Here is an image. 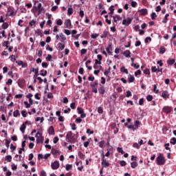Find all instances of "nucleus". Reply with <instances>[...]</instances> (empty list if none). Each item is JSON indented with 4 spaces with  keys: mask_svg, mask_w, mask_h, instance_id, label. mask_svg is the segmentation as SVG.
<instances>
[{
    "mask_svg": "<svg viewBox=\"0 0 176 176\" xmlns=\"http://www.w3.org/2000/svg\"><path fill=\"white\" fill-rule=\"evenodd\" d=\"M47 133L50 135H54V127L53 126H50L47 129Z\"/></svg>",
    "mask_w": 176,
    "mask_h": 176,
    "instance_id": "obj_13",
    "label": "nucleus"
},
{
    "mask_svg": "<svg viewBox=\"0 0 176 176\" xmlns=\"http://www.w3.org/2000/svg\"><path fill=\"white\" fill-rule=\"evenodd\" d=\"M157 89V86L156 85H153V91L155 93V94H157L159 93V89Z\"/></svg>",
    "mask_w": 176,
    "mask_h": 176,
    "instance_id": "obj_38",
    "label": "nucleus"
},
{
    "mask_svg": "<svg viewBox=\"0 0 176 176\" xmlns=\"http://www.w3.org/2000/svg\"><path fill=\"white\" fill-rule=\"evenodd\" d=\"M138 163L135 162H133L131 163V167L132 168H135L136 167H138Z\"/></svg>",
    "mask_w": 176,
    "mask_h": 176,
    "instance_id": "obj_26",
    "label": "nucleus"
},
{
    "mask_svg": "<svg viewBox=\"0 0 176 176\" xmlns=\"http://www.w3.org/2000/svg\"><path fill=\"white\" fill-rule=\"evenodd\" d=\"M99 94H104L105 93V89H104V86L100 85V87L98 88Z\"/></svg>",
    "mask_w": 176,
    "mask_h": 176,
    "instance_id": "obj_19",
    "label": "nucleus"
},
{
    "mask_svg": "<svg viewBox=\"0 0 176 176\" xmlns=\"http://www.w3.org/2000/svg\"><path fill=\"white\" fill-rule=\"evenodd\" d=\"M131 21H133V19L129 17L126 19H124L122 21V25H125L127 27V25H130L131 24Z\"/></svg>",
    "mask_w": 176,
    "mask_h": 176,
    "instance_id": "obj_5",
    "label": "nucleus"
},
{
    "mask_svg": "<svg viewBox=\"0 0 176 176\" xmlns=\"http://www.w3.org/2000/svg\"><path fill=\"white\" fill-rule=\"evenodd\" d=\"M138 75H141V70H137V72H135V76H138Z\"/></svg>",
    "mask_w": 176,
    "mask_h": 176,
    "instance_id": "obj_64",
    "label": "nucleus"
},
{
    "mask_svg": "<svg viewBox=\"0 0 176 176\" xmlns=\"http://www.w3.org/2000/svg\"><path fill=\"white\" fill-rule=\"evenodd\" d=\"M56 24H57V25H63V21L61 19H58L56 21Z\"/></svg>",
    "mask_w": 176,
    "mask_h": 176,
    "instance_id": "obj_56",
    "label": "nucleus"
},
{
    "mask_svg": "<svg viewBox=\"0 0 176 176\" xmlns=\"http://www.w3.org/2000/svg\"><path fill=\"white\" fill-rule=\"evenodd\" d=\"M164 146H165V149H166V151H170V147H168V146H170V143H166V144H164Z\"/></svg>",
    "mask_w": 176,
    "mask_h": 176,
    "instance_id": "obj_52",
    "label": "nucleus"
},
{
    "mask_svg": "<svg viewBox=\"0 0 176 176\" xmlns=\"http://www.w3.org/2000/svg\"><path fill=\"white\" fill-rule=\"evenodd\" d=\"M60 37L62 39V42H65V41H67V37H65V36L64 35V34L60 33Z\"/></svg>",
    "mask_w": 176,
    "mask_h": 176,
    "instance_id": "obj_32",
    "label": "nucleus"
},
{
    "mask_svg": "<svg viewBox=\"0 0 176 176\" xmlns=\"http://www.w3.org/2000/svg\"><path fill=\"white\" fill-rule=\"evenodd\" d=\"M41 72H42L39 74L41 76H46V75H47V71L46 70H41Z\"/></svg>",
    "mask_w": 176,
    "mask_h": 176,
    "instance_id": "obj_31",
    "label": "nucleus"
},
{
    "mask_svg": "<svg viewBox=\"0 0 176 176\" xmlns=\"http://www.w3.org/2000/svg\"><path fill=\"white\" fill-rule=\"evenodd\" d=\"M73 9L72 8H69L68 10H67V14L69 16H71V14H72L73 13Z\"/></svg>",
    "mask_w": 176,
    "mask_h": 176,
    "instance_id": "obj_41",
    "label": "nucleus"
},
{
    "mask_svg": "<svg viewBox=\"0 0 176 176\" xmlns=\"http://www.w3.org/2000/svg\"><path fill=\"white\" fill-rule=\"evenodd\" d=\"M128 129H131V130L135 131V127L134 126V125L128 126Z\"/></svg>",
    "mask_w": 176,
    "mask_h": 176,
    "instance_id": "obj_57",
    "label": "nucleus"
},
{
    "mask_svg": "<svg viewBox=\"0 0 176 176\" xmlns=\"http://www.w3.org/2000/svg\"><path fill=\"white\" fill-rule=\"evenodd\" d=\"M148 41L151 42V41H152V38H151V37H146V38L144 39L145 43H148Z\"/></svg>",
    "mask_w": 176,
    "mask_h": 176,
    "instance_id": "obj_58",
    "label": "nucleus"
},
{
    "mask_svg": "<svg viewBox=\"0 0 176 176\" xmlns=\"http://www.w3.org/2000/svg\"><path fill=\"white\" fill-rule=\"evenodd\" d=\"M72 168V164H66L65 169L67 171H69Z\"/></svg>",
    "mask_w": 176,
    "mask_h": 176,
    "instance_id": "obj_34",
    "label": "nucleus"
},
{
    "mask_svg": "<svg viewBox=\"0 0 176 176\" xmlns=\"http://www.w3.org/2000/svg\"><path fill=\"white\" fill-rule=\"evenodd\" d=\"M139 13L141 16H145L146 14H148V10L142 9V10H139Z\"/></svg>",
    "mask_w": 176,
    "mask_h": 176,
    "instance_id": "obj_16",
    "label": "nucleus"
},
{
    "mask_svg": "<svg viewBox=\"0 0 176 176\" xmlns=\"http://www.w3.org/2000/svg\"><path fill=\"white\" fill-rule=\"evenodd\" d=\"M106 50L108 54H112V47L111 45H109L108 47L106 48Z\"/></svg>",
    "mask_w": 176,
    "mask_h": 176,
    "instance_id": "obj_25",
    "label": "nucleus"
},
{
    "mask_svg": "<svg viewBox=\"0 0 176 176\" xmlns=\"http://www.w3.org/2000/svg\"><path fill=\"white\" fill-rule=\"evenodd\" d=\"M160 53L161 54H164V53H166V48L164 47H160Z\"/></svg>",
    "mask_w": 176,
    "mask_h": 176,
    "instance_id": "obj_28",
    "label": "nucleus"
},
{
    "mask_svg": "<svg viewBox=\"0 0 176 176\" xmlns=\"http://www.w3.org/2000/svg\"><path fill=\"white\" fill-rule=\"evenodd\" d=\"M157 17V15L155 12H152L151 14V20H156V18Z\"/></svg>",
    "mask_w": 176,
    "mask_h": 176,
    "instance_id": "obj_39",
    "label": "nucleus"
},
{
    "mask_svg": "<svg viewBox=\"0 0 176 176\" xmlns=\"http://www.w3.org/2000/svg\"><path fill=\"white\" fill-rule=\"evenodd\" d=\"M115 6H111L109 7V10H110V12L109 13V14H113V12L115 11Z\"/></svg>",
    "mask_w": 176,
    "mask_h": 176,
    "instance_id": "obj_23",
    "label": "nucleus"
},
{
    "mask_svg": "<svg viewBox=\"0 0 176 176\" xmlns=\"http://www.w3.org/2000/svg\"><path fill=\"white\" fill-rule=\"evenodd\" d=\"M8 28H9V24L8 23L5 22L3 23L2 28H3V30H6Z\"/></svg>",
    "mask_w": 176,
    "mask_h": 176,
    "instance_id": "obj_35",
    "label": "nucleus"
},
{
    "mask_svg": "<svg viewBox=\"0 0 176 176\" xmlns=\"http://www.w3.org/2000/svg\"><path fill=\"white\" fill-rule=\"evenodd\" d=\"M14 118H17V116H20V111L19 110H16L13 112Z\"/></svg>",
    "mask_w": 176,
    "mask_h": 176,
    "instance_id": "obj_24",
    "label": "nucleus"
},
{
    "mask_svg": "<svg viewBox=\"0 0 176 176\" xmlns=\"http://www.w3.org/2000/svg\"><path fill=\"white\" fill-rule=\"evenodd\" d=\"M66 138L69 140V141H75V138H74V135H72V131L67 132Z\"/></svg>",
    "mask_w": 176,
    "mask_h": 176,
    "instance_id": "obj_7",
    "label": "nucleus"
},
{
    "mask_svg": "<svg viewBox=\"0 0 176 176\" xmlns=\"http://www.w3.org/2000/svg\"><path fill=\"white\" fill-rule=\"evenodd\" d=\"M40 176H47L46 172L45 170H41L40 173Z\"/></svg>",
    "mask_w": 176,
    "mask_h": 176,
    "instance_id": "obj_62",
    "label": "nucleus"
},
{
    "mask_svg": "<svg viewBox=\"0 0 176 176\" xmlns=\"http://www.w3.org/2000/svg\"><path fill=\"white\" fill-rule=\"evenodd\" d=\"M24 104L25 105V108H30L31 104L30 103H28V102L25 101L24 102Z\"/></svg>",
    "mask_w": 176,
    "mask_h": 176,
    "instance_id": "obj_53",
    "label": "nucleus"
},
{
    "mask_svg": "<svg viewBox=\"0 0 176 176\" xmlns=\"http://www.w3.org/2000/svg\"><path fill=\"white\" fill-rule=\"evenodd\" d=\"M133 126H134L135 129H138L140 127V126H141V122H140L138 120H135Z\"/></svg>",
    "mask_w": 176,
    "mask_h": 176,
    "instance_id": "obj_18",
    "label": "nucleus"
},
{
    "mask_svg": "<svg viewBox=\"0 0 176 176\" xmlns=\"http://www.w3.org/2000/svg\"><path fill=\"white\" fill-rule=\"evenodd\" d=\"M36 138L37 144H43L44 138L43 136H42V133H41L40 132H37L36 135Z\"/></svg>",
    "mask_w": 176,
    "mask_h": 176,
    "instance_id": "obj_2",
    "label": "nucleus"
},
{
    "mask_svg": "<svg viewBox=\"0 0 176 176\" xmlns=\"http://www.w3.org/2000/svg\"><path fill=\"white\" fill-rule=\"evenodd\" d=\"M104 144L105 142L104 140H102L98 143V146H100V148H103Z\"/></svg>",
    "mask_w": 176,
    "mask_h": 176,
    "instance_id": "obj_42",
    "label": "nucleus"
},
{
    "mask_svg": "<svg viewBox=\"0 0 176 176\" xmlns=\"http://www.w3.org/2000/svg\"><path fill=\"white\" fill-rule=\"evenodd\" d=\"M121 72H124L126 75H129V70H127V69H125L124 67H122L120 69Z\"/></svg>",
    "mask_w": 176,
    "mask_h": 176,
    "instance_id": "obj_30",
    "label": "nucleus"
},
{
    "mask_svg": "<svg viewBox=\"0 0 176 176\" xmlns=\"http://www.w3.org/2000/svg\"><path fill=\"white\" fill-rule=\"evenodd\" d=\"M123 54L126 58H130V54H131V52H130V50H126L123 52Z\"/></svg>",
    "mask_w": 176,
    "mask_h": 176,
    "instance_id": "obj_17",
    "label": "nucleus"
},
{
    "mask_svg": "<svg viewBox=\"0 0 176 176\" xmlns=\"http://www.w3.org/2000/svg\"><path fill=\"white\" fill-rule=\"evenodd\" d=\"M52 152L53 155H60V151L57 149H52Z\"/></svg>",
    "mask_w": 176,
    "mask_h": 176,
    "instance_id": "obj_37",
    "label": "nucleus"
},
{
    "mask_svg": "<svg viewBox=\"0 0 176 176\" xmlns=\"http://www.w3.org/2000/svg\"><path fill=\"white\" fill-rule=\"evenodd\" d=\"M65 47V45L61 43H58V49H59V50H64Z\"/></svg>",
    "mask_w": 176,
    "mask_h": 176,
    "instance_id": "obj_20",
    "label": "nucleus"
},
{
    "mask_svg": "<svg viewBox=\"0 0 176 176\" xmlns=\"http://www.w3.org/2000/svg\"><path fill=\"white\" fill-rule=\"evenodd\" d=\"M9 16H16V11H14V8L10 7L8 9Z\"/></svg>",
    "mask_w": 176,
    "mask_h": 176,
    "instance_id": "obj_10",
    "label": "nucleus"
},
{
    "mask_svg": "<svg viewBox=\"0 0 176 176\" xmlns=\"http://www.w3.org/2000/svg\"><path fill=\"white\" fill-rule=\"evenodd\" d=\"M51 167L52 170H57L58 167H60V162H58V161L52 162Z\"/></svg>",
    "mask_w": 176,
    "mask_h": 176,
    "instance_id": "obj_4",
    "label": "nucleus"
},
{
    "mask_svg": "<svg viewBox=\"0 0 176 176\" xmlns=\"http://www.w3.org/2000/svg\"><path fill=\"white\" fill-rule=\"evenodd\" d=\"M158 69H159V67L154 66V67H151V71H152V72H156Z\"/></svg>",
    "mask_w": 176,
    "mask_h": 176,
    "instance_id": "obj_47",
    "label": "nucleus"
},
{
    "mask_svg": "<svg viewBox=\"0 0 176 176\" xmlns=\"http://www.w3.org/2000/svg\"><path fill=\"white\" fill-rule=\"evenodd\" d=\"M104 111L102 110V107H100L98 108V113H102Z\"/></svg>",
    "mask_w": 176,
    "mask_h": 176,
    "instance_id": "obj_63",
    "label": "nucleus"
},
{
    "mask_svg": "<svg viewBox=\"0 0 176 176\" xmlns=\"http://www.w3.org/2000/svg\"><path fill=\"white\" fill-rule=\"evenodd\" d=\"M170 144H173V145H175L176 144V138H173L172 139H170Z\"/></svg>",
    "mask_w": 176,
    "mask_h": 176,
    "instance_id": "obj_46",
    "label": "nucleus"
},
{
    "mask_svg": "<svg viewBox=\"0 0 176 176\" xmlns=\"http://www.w3.org/2000/svg\"><path fill=\"white\" fill-rule=\"evenodd\" d=\"M37 10L38 13H41L42 10H43V8H42V3H39L37 7Z\"/></svg>",
    "mask_w": 176,
    "mask_h": 176,
    "instance_id": "obj_22",
    "label": "nucleus"
},
{
    "mask_svg": "<svg viewBox=\"0 0 176 176\" xmlns=\"http://www.w3.org/2000/svg\"><path fill=\"white\" fill-rule=\"evenodd\" d=\"M35 23H36L35 20H32L29 24L31 25V27H34L35 25Z\"/></svg>",
    "mask_w": 176,
    "mask_h": 176,
    "instance_id": "obj_54",
    "label": "nucleus"
},
{
    "mask_svg": "<svg viewBox=\"0 0 176 176\" xmlns=\"http://www.w3.org/2000/svg\"><path fill=\"white\" fill-rule=\"evenodd\" d=\"M163 112H164V113H170V112H171V111H173V108H171L170 107L168 106H165L163 109H162Z\"/></svg>",
    "mask_w": 176,
    "mask_h": 176,
    "instance_id": "obj_8",
    "label": "nucleus"
},
{
    "mask_svg": "<svg viewBox=\"0 0 176 176\" xmlns=\"http://www.w3.org/2000/svg\"><path fill=\"white\" fill-rule=\"evenodd\" d=\"M162 97L163 98H168V97H170V94H168V91H164L162 94Z\"/></svg>",
    "mask_w": 176,
    "mask_h": 176,
    "instance_id": "obj_14",
    "label": "nucleus"
},
{
    "mask_svg": "<svg viewBox=\"0 0 176 176\" xmlns=\"http://www.w3.org/2000/svg\"><path fill=\"white\" fill-rule=\"evenodd\" d=\"M117 151L119 153H121L122 155H123V153H124V151H123V148H120V147H118Z\"/></svg>",
    "mask_w": 176,
    "mask_h": 176,
    "instance_id": "obj_44",
    "label": "nucleus"
},
{
    "mask_svg": "<svg viewBox=\"0 0 176 176\" xmlns=\"http://www.w3.org/2000/svg\"><path fill=\"white\" fill-rule=\"evenodd\" d=\"M135 80V78L133 76H131L129 78V83H133V82H134Z\"/></svg>",
    "mask_w": 176,
    "mask_h": 176,
    "instance_id": "obj_36",
    "label": "nucleus"
},
{
    "mask_svg": "<svg viewBox=\"0 0 176 176\" xmlns=\"http://www.w3.org/2000/svg\"><path fill=\"white\" fill-rule=\"evenodd\" d=\"M86 53H87V50L86 49H82L80 50V54H82L83 56V54H86Z\"/></svg>",
    "mask_w": 176,
    "mask_h": 176,
    "instance_id": "obj_50",
    "label": "nucleus"
},
{
    "mask_svg": "<svg viewBox=\"0 0 176 176\" xmlns=\"http://www.w3.org/2000/svg\"><path fill=\"white\" fill-rule=\"evenodd\" d=\"M157 163L158 166H163L166 163V160H164V157L160 154L157 157Z\"/></svg>",
    "mask_w": 176,
    "mask_h": 176,
    "instance_id": "obj_1",
    "label": "nucleus"
},
{
    "mask_svg": "<svg viewBox=\"0 0 176 176\" xmlns=\"http://www.w3.org/2000/svg\"><path fill=\"white\" fill-rule=\"evenodd\" d=\"M131 67H134L135 69H138V68H140V65H137V63H132Z\"/></svg>",
    "mask_w": 176,
    "mask_h": 176,
    "instance_id": "obj_49",
    "label": "nucleus"
},
{
    "mask_svg": "<svg viewBox=\"0 0 176 176\" xmlns=\"http://www.w3.org/2000/svg\"><path fill=\"white\" fill-rule=\"evenodd\" d=\"M5 160L6 162H8V163H10V162H12V155L6 156Z\"/></svg>",
    "mask_w": 176,
    "mask_h": 176,
    "instance_id": "obj_27",
    "label": "nucleus"
},
{
    "mask_svg": "<svg viewBox=\"0 0 176 176\" xmlns=\"http://www.w3.org/2000/svg\"><path fill=\"white\" fill-rule=\"evenodd\" d=\"M5 141L6 148H9V146H10V140L6 139Z\"/></svg>",
    "mask_w": 176,
    "mask_h": 176,
    "instance_id": "obj_40",
    "label": "nucleus"
},
{
    "mask_svg": "<svg viewBox=\"0 0 176 176\" xmlns=\"http://www.w3.org/2000/svg\"><path fill=\"white\" fill-rule=\"evenodd\" d=\"M102 167H109V162H107V160H104V155L102 158Z\"/></svg>",
    "mask_w": 176,
    "mask_h": 176,
    "instance_id": "obj_11",
    "label": "nucleus"
},
{
    "mask_svg": "<svg viewBox=\"0 0 176 176\" xmlns=\"http://www.w3.org/2000/svg\"><path fill=\"white\" fill-rule=\"evenodd\" d=\"M131 96H132L131 91H126V97L129 98V97H131Z\"/></svg>",
    "mask_w": 176,
    "mask_h": 176,
    "instance_id": "obj_61",
    "label": "nucleus"
},
{
    "mask_svg": "<svg viewBox=\"0 0 176 176\" xmlns=\"http://www.w3.org/2000/svg\"><path fill=\"white\" fill-rule=\"evenodd\" d=\"M98 85V81L96 80L94 82L91 87H92V91L97 94L98 93V90L97 89V86Z\"/></svg>",
    "mask_w": 176,
    "mask_h": 176,
    "instance_id": "obj_3",
    "label": "nucleus"
},
{
    "mask_svg": "<svg viewBox=\"0 0 176 176\" xmlns=\"http://www.w3.org/2000/svg\"><path fill=\"white\" fill-rule=\"evenodd\" d=\"M147 101H152L153 100V96L152 95H148L146 97Z\"/></svg>",
    "mask_w": 176,
    "mask_h": 176,
    "instance_id": "obj_45",
    "label": "nucleus"
},
{
    "mask_svg": "<svg viewBox=\"0 0 176 176\" xmlns=\"http://www.w3.org/2000/svg\"><path fill=\"white\" fill-rule=\"evenodd\" d=\"M77 112L80 115V118L83 119L84 118H86V113H85V111H83V109L80 107L77 108Z\"/></svg>",
    "mask_w": 176,
    "mask_h": 176,
    "instance_id": "obj_6",
    "label": "nucleus"
},
{
    "mask_svg": "<svg viewBox=\"0 0 176 176\" xmlns=\"http://www.w3.org/2000/svg\"><path fill=\"white\" fill-rule=\"evenodd\" d=\"M21 113L23 118H27V111L22 110L21 111Z\"/></svg>",
    "mask_w": 176,
    "mask_h": 176,
    "instance_id": "obj_43",
    "label": "nucleus"
},
{
    "mask_svg": "<svg viewBox=\"0 0 176 176\" xmlns=\"http://www.w3.org/2000/svg\"><path fill=\"white\" fill-rule=\"evenodd\" d=\"M42 54H43V52L41 50H39L37 51V56L38 57H42Z\"/></svg>",
    "mask_w": 176,
    "mask_h": 176,
    "instance_id": "obj_51",
    "label": "nucleus"
},
{
    "mask_svg": "<svg viewBox=\"0 0 176 176\" xmlns=\"http://www.w3.org/2000/svg\"><path fill=\"white\" fill-rule=\"evenodd\" d=\"M113 19L114 23H118V21H120V20H122V17H120L119 15L113 16Z\"/></svg>",
    "mask_w": 176,
    "mask_h": 176,
    "instance_id": "obj_15",
    "label": "nucleus"
},
{
    "mask_svg": "<svg viewBox=\"0 0 176 176\" xmlns=\"http://www.w3.org/2000/svg\"><path fill=\"white\" fill-rule=\"evenodd\" d=\"M70 126L72 127V130L74 131L76 130V124H75V123L70 124Z\"/></svg>",
    "mask_w": 176,
    "mask_h": 176,
    "instance_id": "obj_48",
    "label": "nucleus"
},
{
    "mask_svg": "<svg viewBox=\"0 0 176 176\" xmlns=\"http://www.w3.org/2000/svg\"><path fill=\"white\" fill-rule=\"evenodd\" d=\"M27 124V122H25L23 123V124L20 127V131L24 134L25 133V129H27V126H25Z\"/></svg>",
    "mask_w": 176,
    "mask_h": 176,
    "instance_id": "obj_12",
    "label": "nucleus"
},
{
    "mask_svg": "<svg viewBox=\"0 0 176 176\" xmlns=\"http://www.w3.org/2000/svg\"><path fill=\"white\" fill-rule=\"evenodd\" d=\"M170 14H166L164 18L162 20V23H164V24H166L167 23V21H168V17H169Z\"/></svg>",
    "mask_w": 176,
    "mask_h": 176,
    "instance_id": "obj_21",
    "label": "nucleus"
},
{
    "mask_svg": "<svg viewBox=\"0 0 176 176\" xmlns=\"http://www.w3.org/2000/svg\"><path fill=\"white\" fill-rule=\"evenodd\" d=\"M52 55L48 54L47 56L46 57V60L47 61H51L52 60Z\"/></svg>",
    "mask_w": 176,
    "mask_h": 176,
    "instance_id": "obj_60",
    "label": "nucleus"
},
{
    "mask_svg": "<svg viewBox=\"0 0 176 176\" xmlns=\"http://www.w3.org/2000/svg\"><path fill=\"white\" fill-rule=\"evenodd\" d=\"M98 36H100V34H97V33H96V34H92L91 35V38L92 39H97V38H98Z\"/></svg>",
    "mask_w": 176,
    "mask_h": 176,
    "instance_id": "obj_29",
    "label": "nucleus"
},
{
    "mask_svg": "<svg viewBox=\"0 0 176 176\" xmlns=\"http://www.w3.org/2000/svg\"><path fill=\"white\" fill-rule=\"evenodd\" d=\"M167 63L168 65H173L175 63V59H169Z\"/></svg>",
    "mask_w": 176,
    "mask_h": 176,
    "instance_id": "obj_33",
    "label": "nucleus"
},
{
    "mask_svg": "<svg viewBox=\"0 0 176 176\" xmlns=\"http://www.w3.org/2000/svg\"><path fill=\"white\" fill-rule=\"evenodd\" d=\"M120 164L122 166V167H124V166L126 164V161H120Z\"/></svg>",
    "mask_w": 176,
    "mask_h": 176,
    "instance_id": "obj_59",
    "label": "nucleus"
},
{
    "mask_svg": "<svg viewBox=\"0 0 176 176\" xmlns=\"http://www.w3.org/2000/svg\"><path fill=\"white\" fill-rule=\"evenodd\" d=\"M65 25L66 28H72V23H71V19H66L65 21Z\"/></svg>",
    "mask_w": 176,
    "mask_h": 176,
    "instance_id": "obj_9",
    "label": "nucleus"
},
{
    "mask_svg": "<svg viewBox=\"0 0 176 176\" xmlns=\"http://www.w3.org/2000/svg\"><path fill=\"white\" fill-rule=\"evenodd\" d=\"M33 159H34V154H32V153L29 154L28 160H29L30 162H31V160H32Z\"/></svg>",
    "mask_w": 176,
    "mask_h": 176,
    "instance_id": "obj_55",
    "label": "nucleus"
}]
</instances>
